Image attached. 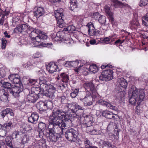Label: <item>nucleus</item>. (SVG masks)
Wrapping results in <instances>:
<instances>
[{"label":"nucleus","instance_id":"1","mask_svg":"<svg viewBox=\"0 0 148 148\" xmlns=\"http://www.w3.org/2000/svg\"><path fill=\"white\" fill-rule=\"evenodd\" d=\"M72 117V115L70 113L62 109H57L53 111L52 114L50 116L49 120L64 130L66 124L64 121H71Z\"/></svg>","mask_w":148,"mask_h":148},{"label":"nucleus","instance_id":"2","mask_svg":"<svg viewBox=\"0 0 148 148\" xmlns=\"http://www.w3.org/2000/svg\"><path fill=\"white\" fill-rule=\"evenodd\" d=\"M63 129L49 120V125L44 132V135L49 141L56 142L61 137Z\"/></svg>","mask_w":148,"mask_h":148},{"label":"nucleus","instance_id":"3","mask_svg":"<svg viewBox=\"0 0 148 148\" xmlns=\"http://www.w3.org/2000/svg\"><path fill=\"white\" fill-rule=\"evenodd\" d=\"M93 122L92 117L90 115H86L84 117V122L81 124L82 127H89L88 129H90L88 131L91 134H97L99 130V126L97 125L94 127L92 126V124Z\"/></svg>","mask_w":148,"mask_h":148},{"label":"nucleus","instance_id":"4","mask_svg":"<svg viewBox=\"0 0 148 148\" xmlns=\"http://www.w3.org/2000/svg\"><path fill=\"white\" fill-rule=\"evenodd\" d=\"M138 89L134 86H132L131 88L129 89L128 92L129 101L130 103L131 104H135L136 102H137V105L136 106V111L135 112L137 114L138 113L139 110V99L138 98Z\"/></svg>","mask_w":148,"mask_h":148},{"label":"nucleus","instance_id":"5","mask_svg":"<svg viewBox=\"0 0 148 148\" xmlns=\"http://www.w3.org/2000/svg\"><path fill=\"white\" fill-rule=\"evenodd\" d=\"M3 86L5 88L8 89V91L14 97H17L20 92L23 90V87L20 85V86L16 85L13 86L11 84L7 82H4Z\"/></svg>","mask_w":148,"mask_h":148},{"label":"nucleus","instance_id":"6","mask_svg":"<svg viewBox=\"0 0 148 148\" xmlns=\"http://www.w3.org/2000/svg\"><path fill=\"white\" fill-rule=\"evenodd\" d=\"M29 31L28 33L32 41V43L33 45H34V47H36L41 45L42 44L41 42L38 40L39 34L41 32V31L39 29L30 27H29Z\"/></svg>","mask_w":148,"mask_h":148},{"label":"nucleus","instance_id":"7","mask_svg":"<svg viewBox=\"0 0 148 148\" xmlns=\"http://www.w3.org/2000/svg\"><path fill=\"white\" fill-rule=\"evenodd\" d=\"M79 133L77 131L73 128L68 129L65 132V136L69 141L75 142L78 141Z\"/></svg>","mask_w":148,"mask_h":148},{"label":"nucleus","instance_id":"8","mask_svg":"<svg viewBox=\"0 0 148 148\" xmlns=\"http://www.w3.org/2000/svg\"><path fill=\"white\" fill-rule=\"evenodd\" d=\"M13 123L10 121L6 122L3 124H0V137H4L7 133L13 128Z\"/></svg>","mask_w":148,"mask_h":148},{"label":"nucleus","instance_id":"9","mask_svg":"<svg viewBox=\"0 0 148 148\" xmlns=\"http://www.w3.org/2000/svg\"><path fill=\"white\" fill-rule=\"evenodd\" d=\"M83 86L87 93L90 90L94 97H99L97 91V87H95V85L92 82H86L84 84Z\"/></svg>","mask_w":148,"mask_h":148},{"label":"nucleus","instance_id":"10","mask_svg":"<svg viewBox=\"0 0 148 148\" xmlns=\"http://www.w3.org/2000/svg\"><path fill=\"white\" fill-rule=\"evenodd\" d=\"M112 71L110 69L105 70L103 71L100 75L99 78L102 81H108L113 78Z\"/></svg>","mask_w":148,"mask_h":148},{"label":"nucleus","instance_id":"11","mask_svg":"<svg viewBox=\"0 0 148 148\" xmlns=\"http://www.w3.org/2000/svg\"><path fill=\"white\" fill-rule=\"evenodd\" d=\"M99 97H94L93 95H91L90 92H88L84 98H80V100L84 102V104L85 106H89L92 105V101L93 99L95 100V99H98Z\"/></svg>","mask_w":148,"mask_h":148},{"label":"nucleus","instance_id":"12","mask_svg":"<svg viewBox=\"0 0 148 148\" xmlns=\"http://www.w3.org/2000/svg\"><path fill=\"white\" fill-rule=\"evenodd\" d=\"M60 12L59 10H57L55 12V15L57 21L58 26L62 28L64 25V20L62 19L63 16V14L62 13V9H61Z\"/></svg>","mask_w":148,"mask_h":148},{"label":"nucleus","instance_id":"13","mask_svg":"<svg viewBox=\"0 0 148 148\" xmlns=\"http://www.w3.org/2000/svg\"><path fill=\"white\" fill-rule=\"evenodd\" d=\"M29 27L26 24H23L15 28L14 30V32L16 33H22L26 32L28 33L29 31Z\"/></svg>","mask_w":148,"mask_h":148},{"label":"nucleus","instance_id":"14","mask_svg":"<svg viewBox=\"0 0 148 148\" xmlns=\"http://www.w3.org/2000/svg\"><path fill=\"white\" fill-rule=\"evenodd\" d=\"M87 26L88 27V33L89 35L90 36H95L98 35L100 32L99 30H97L94 27L93 24L90 22L88 23Z\"/></svg>","mask_w":148,"mask_h":148},{"label":"nucleus","instance_id":"15","mask_svg":"<svg viewBox=\"0 0 148 148\" xmlns=\"http://www.w3.org/2000/svg\"><path fill=\"white\" fill-rule=\"evenodd\" d=\"M8 79L18 86H20V85L23 86L20 80V77L18 75L14 74L10 75L8 76Z\"/></svg>","mask_w":148,"mask_h":148},{"label":"nucleus","instance_id":"16","mask_svg":"<svg viewBox=\"0 0 148 148\" xmlns=\"http://www.w3.org/2000/svg\"><path fill=\"white\" fill-rule=\"evenodd\" d=\"M97 102L99 104L103 106H106L108 108L113 110L117 111L118 110L116 107L114 106L112 104L103 99L99 100Z\"/></svg>","mask_w":148,"mask_h":148},{"label":"nucleus","instance_id":"17","mask_svg":"<svg viewBox=\"0 0 148 148\" xmlns=\"http://www.w3.org/2000/svg\"><path fill=\"white\" fill-rule=\"evenodd\" d=\"M46 70L50 73H53L56 71H60L58 66L55 63L52 62H50L47 65Z\"/></svg>","mask_w":148,"mask_h":148},{"label":"nucleus","instance_id":"18","mask_svg":"<svg viewBox=\"0 0 148 148\" xmlns=\"http://www.w3.org/2000/svg\"><path fill=\"white\" fill-rule=\"evenodd\" d=\"M101 113L102 116L108 119L113 118L115 119H116L115 118V116H117V115L114 114L112 112L107 110H101Z\"/></svg>","mask_w":148,"mask_h":148},{"label":"nucleus","instance_id":"19","mask_svg":"<svg viewBox=\"0 0 148 148\" xmlns=\"http://www.w3.org/2000/svg\"><path fill=\"white\" fill-rule=\"evenodd\" d=\"M56 92V88H53L51 89H49L45 92H43V95H45L48 98L54 99L55 97V92Z\"/></svg>","mask_w":148,"mask_h":148},{"label":"nucleus","instance_id":"20","mask_svg":"<svg viewBox=\"0 0 148 148\" xmlns=\"http://www.w3.org/2000/svg\"><path fill=\"white\" fill-rule=\"evenodd\" d=\"M45 10L43 7H40L37 8L34 12V16L37 18L43 16L45 14Z\"/></svg>","mask_w":148,"mask_h":148},{"label":"nucleus","instance_id":"21","mask_svg":"<svg viewBox=\"0 0 148 148\" xmlns=\"http://www.w3.org/2000/svg\"><path fill=\"white\" fill-rule=\"evenodd\" d=\"M43 89H41L40 87L36 86H34L31 89L32 93H33L34 95H38L39 97L43 94Z\"/></svg>","mask_w":148,"mask_h":148},{"label":"nucleus","instance_id":"22","mask_svg":"<svg viewBox=\"0 0 148 148\" xmlns=\"http://www.w3.org/2000/svg\"><path fill=\"white\" fill-rule=\"evenodd\" d=\"M57 78L58 80L60 79L62 82L65 83H68L69 80L68 75L65 73H61L58 76Z\"/></svg>","mask_w":148,"mask_h":148},{"label":"nucleus","instance_id":"23","mask_svg":"<svg viewBox=\"0 0 148 148\" xmlns=\"http://www.w3.org/2000/svg\"><path fill=\"white\" fill-rule=\"evenodd\" d=\"M39 116L36 112L33 113L29 117L28 121L33 124H36L38 119Z\"/></svg>","mask_w":148,"mask_h":148},{"label":"nucleus","instance_id":"24","mask_svg":"<svg viewBox=\"0 0 148 148\" xmlns=\"http://www.w3.org/2000/svg\"><path fill=\"white\" fill-rule=\"evenodd\" d=\"M64 33L63 32H58L56 34V36L53 38L54 41H63L65 39L64 37Z\"/></svg>","mask_w":148,"mask_h":148},{"label":"nucleus","instance_id":"25","mask_svg":"<svg viewBox=\"0 0 148 148\" xmlns=\"http://www.w3.org/2000/svg\"><path fill=\"white\" fill-rule=\"evenodd\" d=\"M145 89H139V105L140 103L143 104L146 100Z\"/></svg>","mask_w":148,"mask_h":148},{"label":"nucleus","instance_id":"26","mask_svg":"<svg viewBox=\"0 0 148 148\" xmlns=\"http://www.w3.org/2000/svg\"><path fill=\"white\" fill-rule=\"evenodd\" d=\"M8 114H9L11 116H13L14 115L12 110L10 108H6L2 111L0 113V114L1 117L3 118Z\"/></svg>","mask_w":148,"mask_h":148},{"label":"nucleus","instance_id":"27","mask_svg":"<svg viewBox=\"0 0 148 148\" xmlns=\"http://www.w3.org/2000/svg\"><path fill=\"white\" fill-rule=\"evenodd\" d=\"M104 11L109 16V18L110 21L113 22L114 19L113 17V13L111 11V9L108 5H106L104 7Z\"/></svg>","mask_w":148,"mask_h":148},{"label":"nucleus","instance_id":"28","mask_svg":"<svg viewBox=\"0 0 148 148\" xmlns=\"http://www.w3.org/2000/svg\"><path fill=\"white\" fill-rule=\"evenodd\" d=\"M38 96L33 94V93H31L27 96V99L28 101L29 102L35 103L39 98Z\"/></svg>","mask_w":148,"mask_h":148},{"label":"nucleus","instance_id":"29","mask_svg":"<svg viewBox=\"0 0 148 148\" xmlns=\"http://www.w3.org/2000/svg\"><path fill=\"white\" fill-rule=\"evenodd\" d=\"M8 94L3 89L0 90V99L1 100L5 101L8 99Z\"/></svg>","mask_w":148,"mask_h":148},{"label":"nucleus","instance_id":"30","mask_svg":"<svg viewBox=\"0 0 148 148\" xmlns=\"http://www.w3.org/2000/svg\"><path fill=\"white\" fill-rule=\"evenodd\" d=\"M118 82L121 87L126 88L127 86V83L125 79L123 78H121L118 79Z\"/></svg>","mask_w":148,"mask_h":148},{"label":"nucleus","instance_id":"31","mask_svg":"<svg viewBox=\"0 0 148 148\" xmlns=\"http://www.w3.org/2000/svg\"><path fill=\"white\" fill-rule=\"evenodd\" d=\"M113 3V5L115 6H118L121 7L128 5L127 4H124L118 1V0H110Z\"/></svg>","mask_w":148,"mask_h":148},{"label":"nucleus","instance_id":"32","mask_svg":"<svg viewBox=\"0 0 148 148\" xmlns=\"http://www.w3.org/2000/svg\"><path fill=\"white\" fill-rule=\"evenodd\" d=\"M70 8L72 11H74L77 8V0H70Z\"/></svg>","mask_w":148,"mask_h":148},{"label":"nucleus","instance_id":"33","mask_svg":"<svg viewBox=\"0 0 148 148\" xmlns=\"http://www.w3.org/2000/svg\"><path fill=\"white\" fill-rule=\"evenodd\" d=\"M75 27L72 25H70L64 28L63 31H68L69 33H73L75 30Z\"/></svg>","mask_w":148,"mask_h":148},{"label":"nucleus","instance_id":"34","mask_svg":"<svg viewBox=\"0 0 148 148\" xmlns=\"http://www.w3.org/2000/svg\"><path fill=\"white\" fill-rule=\"evenodd\" d=\"M5 12L1 13V15L0 16V24L3 25L4 23V18L5 16H8L9 13L8 11H6L5 10Z\"/></svg>","mask_w":148,"mask_h":148},{"label":"nucleus","instance_id":"35","mask_svg":"<svg viewBox=\"0 0 148 148\" xmlns=\"http://www.w3.org/2000/svg\"><path fill=\"white\" fill-rule=\"evenodd\" d=\"M88 69L90 72L94 74L96 73L98 71V68L95 64L90 65Z\"/></svg>","mask_w":148,"mask_h":148},{"label":"nucleus","instance_id":"36","mask_svg":"<svg viewBox=\"0 0 148 148\" xmlns=\"http://www.w3.org/2000/svg\"><path fill=\"white\" fill-rule=\"evenodd\" d=\"M47 38V36L46 33L43 32L41 31L40 34H39L38 40L40 41V40H46Z\"/></svg>","mask_w":148,"mask_h":148},{"label":"nucleus","instance_id":"37","mask_svg":"<svg viewBox=\"0 0 148 148\" xmlns=\"http://www.w3.org/2000/svg\"><path fill=\"white\" fill-rule=\"evenodd\" d=\"M38 107L40 110H44L47 109L45 101H40L38 105Z\"/></svg>","mask_w":148,"mask_h":148},{"label":"nucleus","instance_id":"38","mask_svg":"<svg viewBox=\"0 0 148 148\" xmlns=\"http://www.w3.org/2000/svg\"><path fill=\"white\" fill-rule=\"evenodd\" d=\"M24 134L21 132L16 131L14 132L12 134V136L15 137L16 138H21Z\"/></svg>","mask_w":148,"mask_h":148},{"label":"nucleus","instance_id":"39","mask_svg":"<svg viewBox=\"0 0 148 148\" xmlns=\"http://www.w3.org/2000/svg\"><path fill=\"white\" fill-rule=\"evenodd\" d=\"M5 143L7 146L10 148H12V140L10 136H7L5 139Z\"/></svg>","mask_w":148,"mask_h":148},{"label":"nucleus","instance_id":"40","mask_svg":"<svg viewBox=\"0 0 148 148\" xmlns=\"http://www.w3.org/2000/svg\"><path fill=\"white\" fill-rule=\"evenodd\" d=\"M40 88L41 89H43V93L45 90L47 91V90H48V89H51L53 88H54V87L51 85H48L46 83V84L42 85V86H41L40 87Z\"/></svg>","mask_w":148,"mask_h":148},{"label":"nucleus","instance_id":"41","mask_svg":"<svg viewBox=\"0 0 148 148\" xmlns=\"http://www.w3.org/2000/svg\"><path fill=\"white\" fill-rule=\"evenodd\" d=\"M142 24L146 26H148V13L142 18Z\"/></svg>","mask_w":148,"mask_h":148},{"label":"nucleus","instance_id":"42","mask_svg":"<svg viewBox=\"0 0 148 148\" xmlns=\"http://www.w3.org/2000/svg\"><path fill=\"white\" fill-rule=\"evenodd\" d=\"M20 17L17 16L13 18L12 22L13 25H18V24L20 22Z\"/></svg>","mask_w":148,"mask_h":148},{"label":"nucleus","instance_id":"43","mask_svg":"<svg viewBox=\"0 0 148 148\" xmlns=\"http://www.w3.org/2000/svg\"><path fill=\"white\" fill-rule=\"evenodd\" d=\"M79 91V89L75 88L72 90L70 93V96L72 98H75L77 95Z\"/></svg>","mask_w":148,"mask_h":148},{"label":"nucleus","instance_id":"44","mask_svg":"<svg viewBox=\"0 0 148 148\" xmlns=\"http://www.w3.org/2000/svg\"><path fill=\"white\" fill-rule=\"evenodd\" d=\"M106 17L103 15H101L99 18L98 21L101 25H106Z\"/></svg>","mask_w":148,"mask_h":148},{"label":"nucleus","instance_id":"45","mask_svg":"<svg viewBox=\"0 0 148 148\" xmlns=\"http://www.w3.org/2000/svg\"><path fill=\"white\" fill-rule=\"evenodd\" d=\"M38 80L35 79H29L28 80L27 84H29L31 85H37L38 84Z\"/></svg>","mask_w":148,"mask_h":148},{"label":"nucleus","instance_id":"46","mask_svg":"<svg viewBox=\"0 0 148 148\" xmlns=\"http://www.w3.org/2000/svg\"><path fill=\"white\" fill-rule=\"evenodd\" d=\"M103 145L109 148H116V147L113 145L111 143L108 141H104L103 142Z\"/></svg>","mask_w":148,"mask_h":148},{"label":"nucleus","instance_id":"47","mask_svg":"<svg viewBox=\"0 0 148 148\" xmlns=\"http://www.w3.org/2000/svg\"><path fill=\"white\" fill-rule=\"evenodd\" d=\"M47 109H51L53 106V103L52 101L49 100L45 101Z\"/></svg>","mask_w":148,"mask_h":148},{"label":"nucleus","instance_id":"48","mask_svg":"<svg viewBox=\"0 0 148 148\" xmlns=\"http://www.w3.org/2000/svg\"><path fill=\"white\" fill-rule=\"evenodd\" d=\"M46 127V124L45 123L42 122H40L39 123L38 127L41 130H44V131L46 129H45Z\"/></svg>","mask_w":148,"mask_h":148},{"label":"nucleus","instance_id":"49","mask_svg":"<svg viewBox=\"0 0 148 148\" xmlns=\"http://www.w3.org/2000/svg\"><path fill=\"white\" fill-rule=\"evenodd\" d=\"M39 84L40 85V87L42 85L47 83V81L43 77H40L39 78Z\"/></svg>","mask_w":148,"mask_h":148},{"label":"nucleus","instance_id":"50","mask_svg":"<svg viewBox=\"0 0 148 148\" xmlns=\"http://www.w3.org/2000/svg\"><path fill=\"white\" fill-rule=\"evenodd\" d=\"M100 14L98 12H95L91 14V17L97 20L101 16Z\"/></svg>","mask_w":148,"mask_h":148},{"label":"nucleus","instance_id":"51","mask_svg":"<svg viewBox=\"0 0 148 148\" xmlns=\"http://www.w3.org/2000/svg\"><path fill=\"white\" fill-rule=\"evenodd\" d=\"M84 144L86 148H88L90 147H92L91 143L88 138H86L84 140Z\"/></svg>","mask_w":148,"mask_h":148},{"label":"nucleus","instance_id":"52","mask_svg":"<svg viewBox=\"0 0 148 148\" xmlns=\"http://www.w3.org/2000/svg\"><path fill=\"white\" fill-rule=\"evenodd\" d=\"M22 142L23 144L27 143L29 140V136L26 135H23Z\"/></svg>","mask_w":148,"mask_h":148},{"label":"nucleus","instance_id":"53","mask_svg":"<svg viewBox=\"0 0 148 148\" xmlns=\"http://www.w3.org/2000/svg\"><path fill=\"white\" fill-rule=\"evenodd\" d=\"M110 39L109 37H105L100 40V42L102 43L108 44V42L110 41Z\"/></svg>","mask_w":148,"mask_h":148},{"label":"nucleus","instance_id":"54","mask_svg":"<svg viewBox=\"0 0 148 148\" xmlns=\"http://www.w3.org/2000/svg\"><path fill=\"white\" fill-rule=\"evenodd\" d=\"M2 48L3 49L5 48L6 46V44L7 42V41L4 38H3L1 39Z\"/></svg>","mask_w":148,"mask_h":148},{"label":"nucleus","instance_id":"55","mask_svg":"<svg viewBox=\"0 0 148 148\" xmlns=\"http://www.w3.org/2000/svg\"><path fill=\"white\" fill-rule=\"evenodd\" d=\"M73 105L74 106V107L76 109L78 110H82L83 107H82L81 106L79 105L77 103L74 102L73 104Z\"/></svg>","mask_w":148,"mask_h":148},{"label":"nucleus","instance_id":"56","mask_svg":"<svg viewBox=\"0 0 148 148\" xmlns=\"http://www.w3.org/2000/svg\"><path fill=\"white\" fill-rule=\"evenodd\" d=\"M140 6L142 5H145L148 3V0H141L140 1Z\"/></svg>","mask_w":148,"mask_h":148},{"label":"nucleus","instance_id":"57","mask_svg":"<svg viewBox=\"0 0 148 148\" xmlns=\"http://www.w3.org/2000/svg\"><path fill=\"white\" fill-rule=\"evenodd\" d=\"M71 67L77 66L79 63L78 60L71 61Z\"/></svg>","mask_w":148,"mask_h":148},{"label":"nucleus","instance_id":"58","mask_svg":"<svg viewBox=\"0 0 148 148\" xmlns=\"http://www.w3.org/2000/svg\"><path fill=\"white\" fill-rule=\"evenodd\" d=\"M32 130V128L29 125H26L25 127L23 128V130L26 131H29Z\"/></svg>","mask_w":148,"mask_h":148},{"label":"nucleus","instance_id":"59","mask_svg":"<svg viewBox=\"0 0 148 148\" xmlns=\"http://www.w3.org/2000/svg\"><path fill=\"white\" fill-rule=\"evenodd\" d=\"M138 22H134L133 23L132 22L131 23V26L135 28H138Z\"/></svg>","mask_w":148,"mask_h":148},{"label":"nucleus","instance_id":"60","mask_svg":"<svg viewBox=\"0 0 148 148\" xmlns=\"http://www.w3.org/2000/svg\"><path fill=\"white\" fill-rule=\"evenodd\" d=\"M42 56V54L40 52H38L36 53L34 56V58H38L41 57Z\"/></svg>","mask_w":148,"mask_h":148},{"label":"nucleus","instance_id":"61","mask_svg":"<svg viewBox=\"0 0 148 148\" xmlns=\"http://www.w3.org/2000/svg\"><path fill=\"white\" fill-rule=\"evenodd\" d=\"M0 73L2 76L4 77L6 75V72L5 70L3 69H1L0 70Z\"/></svg>","mask_w":148,"mask_h":148},{"label":"nucleus","instance_id":"62","mask_svg":"<svg viewBox=\"0 0 148 148\" xmlns=\"http://www.w3.org/2000/svg\"><path fill=\"white\" fill-rule=\"evenodd\" d=\"M64 66L66 67H71V61H67L64 64Z\"/></svg>","mask_w":148,"mask_h":148},{"label":"nucleus","instance_id":"63","mask_svg":"<svg viewBox=\"0 0 148 148\" xmlns=\"http://www.w3.org/2000/svg\"><path fill=\"white\" fill-rule=\"evenodd\" d=\"M66 101V100L65 97L63 96L61 97V103L62 104H64Z\"/></svg>","mask_w":148,"mask_h":148},{"label":"nucleus","instance_id":"64","mask_svg":"<svg viewBox=\"0 0 148 148\" xmlns=\"http://www.w3.org/2000/svg\"><path fill=\"white\" fill-rule=\"evenodd\" d=\"M74 102L68 104V106L69 108H70L71 110H73V108H74L73 104Z\"/></svg>","mask_w":148,"mask_h":148}]
</instances>
